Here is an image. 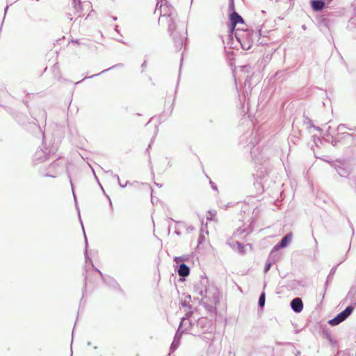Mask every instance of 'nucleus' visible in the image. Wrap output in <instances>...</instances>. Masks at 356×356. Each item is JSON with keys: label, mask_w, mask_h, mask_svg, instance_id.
I'll return each instance as SVG.
<instances>
[{"label": "nucleus", "mask_w": 356, "mask_h": 356, "mask_svg": "<svg viewBox=\"0 0 356 356\" xmlns=\"http://www.w3.org/2000/svg\"><path fill=\"white\" fill-rule=\"evenodd\" d=\"M261 30H241L238 29L235 37L243 50H249L252 46L260 40Z\"/></svg>", "instance_id": "nucleus-1"}, {"label": "nucleus", "mask_w": 356, "mask_h": 356, "mask_svg": "<svg viewBox=\"0 0 356 356\" xmlns=\"http://www.w3.org/2000/svg\"><path fill=\"white\" fill-rule=\"evenodd\" d=\"M257 131L247 132L243 134L239 138V145L247 152H250L251 156L255 163H259V159L254 154V147L259 142V138H257Z\"/></svg>", "instance_id": "nucleus-2"}, {"label": "nucleus", "mask_w": 356, "mask_h": 356, "mask_svg": "<svg viewBox=\"0 0 356 356\" xmlns=\"http://www.w3.org/2000/svg\"><path fill=\"white\" fill-rule=\"evenodd\" d=\"M168 32L172 39L174 46L177 51H180L183 47H186V41L188 39V32L186 28L182 31H177V24H173L171 22L168 26Z\"/></svg>", "instance_id": "nucleus-3"}, {"label": "nucleus", "mask_w": 356, "mask_h": 356, "mask_svg": "<svg viewBox=\"0 0 356 356\" xmlns=\"http://www.w3.org/2000/svg\"><path fill=\"white\" fill-rule=\"evenodd\" d=\"M56 150L57 148L54 146L38 149L33 156V162L34 165L46 161L50 158L51 155L55 154Z\"/></svg>", "instance_id": "nucleus-4"}, {"label": "nucleus", "mask_w": 356, "mask_h": 356, "mask_svg": "<svg viewBox=\"0 0 356 356\" xmlns=\"http://www.w3.org/2000/svg\"><path fill=\"white\" fill-rule=\"evenodd\" d=\"M356 303H352L347 306L342 312L337 314L334 318L328 321L331 326H336L346 320L353 312Z\"/></svg>", "instance_id": "nucleus-5"}, {"label": "nucleus", "mask_w": 356, "mask_h": 356, "mask_svg": "<svg viewBox=\"0 0 356 356\" xmlns=\"http://www.w3.org/2000/svg\"><path fill=\"white\" fill-rule=\"evenodd\" d=\"M228 28L229 32L233 34L236 32V26L238 24H245L243 18L236 12V8H228Z\"/></svg>", "instance_id": "nucleus-6"}, {"label": "nucleus", "mask_w": 356, "mask_h": 356, "mask_svg": "<svg viewBox=\"0 0 356 356\" xmlns=\"http://www.w3.org/2000/svg\"><path fill=\"white\" fill-rule=\"evenodd\" d=\"M165 1L164 4H161L160 6V10H161V17H167L168 18V24H170V22H172L173 24L175 23V18L177 15L176 10L166 0Z\"/></svg>", "instance_id": "nucleus-7"}, {"label": "nucleus", "mask_w": 356, "mask_h": 356, "mask_svg": "<svg viewBox=\"0 0 356 356\" xmlns=\"http://www.w3.org/2000/svg\"><path fill=\"white\" fill-rule=\"evenodd\" d=\"M209 280L207 277L204 275L200 277V280L194 284L193 289L194 291L203 298H207V293L209 292Z\"/></svg>", "instance_id": "nucleus-8"}, {"label": "nucleus", "mask_w": 356, "mask_h": 356, "mask_svg": "<svg viewBox=\"0 0 356 356\" xmlns=\"http://www.w3.org/2000/svg\"><path fill=\"white\" fill-rule=\"evenodd\" d=\"M15 119L19 124L24 127L27 130L29 129V127H30V129L33 131H38L40 132L42 136V139L44 138V132L41 130L40 127L37 124V122L33 121V122L26 123V117L21 113L16 115Z\"/></svg>", "instance_id": "nucleus-9"}, {"label": "nucleus", "mask_w": 356, "mask_h": 356, "mask_svg": "<svg viewBox=\"0 0 356 356\" xmlns=\"http://www.w3.org/2000/svg\"><path fill=\"white\" fill-rule=\"evenodd\" d=\"M185 318H181V322L179 325L178 329L174 336L173 341L170 347V353H174L177 348L179 347L181 341V339L183 333H184V330H181L182 327L184 326Z\"/></svg>", "instance_id": "nucleus-10"}, {"label": "nucleus", "mask_w": 356, "mask_h": 356, "mask_svg": "<svg viewBox=\"0 0 356 356\" xmlns=\"http://www.w3.org/2000/svg\"><path fill=\"white\" fill-rule=\"evenodd\" d=\"M175 272L179 276V280L181 281H184L186 277H188L190 274L191 269L188 266H187L185 263H176L175 265Z\"/></svg>", "instance_id": "nucleus-11"}, {"label": "nucleus", "mask_w": 356, "mask_h": 356, "mask_svg": "<svg viewBox=\"0 0 356 356\" xmlns=\"http://www.w3.org/2000/svg\"><path fill=\"white\" fill-rule=\"evenodd\" d=\"M211 327V321L205 317H200L195 322V329L200 328L202 333L209 331Z\"/></svg>", "instance_id": "nucleus-12"}, {"label": "nucleus", "mask_w": 356, "mask_h": 356, "mask_svg": "<svg viewBox=\"0 0 356 356\" xmlns=\"http://www.w3.org/2000/svg\"><path fill=\"white\" fill-rule=\"evenodd\" d=\"M337 137L339 139V143L348 145H351L355 138V136H354L353 134L341 131H339V133L337 134Z\"/></svg>", "instance_id": "nucleus-13"}, {"label": "nucleus", "mask_w": 356, "mask_h": 356, "mask_svg": "<svg viewBox=\"0 0 356 356\" xmlns=\"http://www.w3.org/2000/svg\"><path fill=\"white\" fill-rule=\"evenodd\" d=\"M292 239V233H288L273 248L270 253L272 254L275 251H277L281 248H286L291 243Z\"/></svg>", "instance_id": "nucleus-14"}, {"label": "nucleus", "mask_w": 356, "mask_h": 356, "mask_svg": "<svg viewBox=\"0 0 356 356\" xmlns=\"http://www.w3.org/2000/svg\"><path fill=\"white\" fill-rule=\"evenodd\" d=\"M303 306V302L299 297L294 298L290 302L291 309L296 314H299L302 311Z\"/></svg>", "instance_id": "nucleus-15"}, {"label": "nucleus", "mask_w": 356, "mask_h": 356, "mask_svg": "<svg viewBox=\"0 0 356 356\" xmlns=\"http://www.w3.org/2000/svg\"><path fill=\"white\" fill-rule=\"evenodd\" d=\"M104 283L113 289L118 290L120 292L123 291L117 280L110 275L105 278Z\"/></svg>", "instance_id": "nucleus-16"}, {"label": "nucleus", "mask_w": 356, "mask_h": 356, "mask_svg": "<svg viewBox=\"0 0 356 356\" xmlns=\"http://www.w3.org/2000/svg\"><path fill=\"white\" fill-rule=\"evenodd\" d=\"M213 303H209L207 302L204 301L203 300H201L200 304L205 308V309L208 312L216 313V302L218 301V297L215 293L213 294Z\"/></svg>", "instance_id": "nucleus-17"}, {"label": "nucleus", "mask_w": 356, "mask_h": 356, "mask_svg": "<svg viewBox=\"0 0 356 356\" xmlns=\"http://www.w3.org/2000/svg\"><path fill=\"white\" fill-rule=\"evenodd\" d=\"M310 6L314 12H321L326 8L325 1L323 0H310Z\"/></svg>", "instance_id": "nucleus-18"}, {"label": "nucleus", "mask_w": 356, "mask_h": 356, "mask_svg": "<svg viewBox=\"0 0 356 356\" xmlns=\"http://www.w3.org/2000/svg\"><path fill=\"white\" fill-rule=\"evenodd\" d=\"M227 244L231 247L233 250H238V253L240 254H244L245 250V246L243 244L238 241H233L232 238L227 241Z\"/></svg>", "instance_id": "nucleus-19"}, {"label": "nucleus", "mask_w": 356, "mask_h": 356, "mask_svg": "<svg viewBox=\"0 0 356 356\" xmlns=\"http://www.w3.org/2000/svg\"><path fill=\"white\" fill-rule=\"evenodd\" d=\"M188 329H191L192 334L194 336H200V334L198 331L195 330V323H192L190 319H187L182 327L181 330H184V332L187 331Z\"/></svg>", "instance_id": "nucleus-20"}, {"label": "nucleus", "mask_w": 356, "mask_h": 356, "mask_svg": "<svg viewBox=\"0 0 356 356\" xmlns=\"http://www.w3.org/2000/svg\"><path fill=\"white\" fill-rule=\"evenodd\" d=\"M123 67V64H122V63H118V64H115V65H113V66H111V67H108V68H107V69H105V70H102V72H100L99 73H97V74H93V75L90 76H85L82 80H81V81H79L76 82V83H75V84H79V83H81V81H83L84 79H92V78H93V77L98 76H99L100 74H104V73H105V72H108V71H109V70H112V69H114V68H116V67Z\"/></svg>", "instance_id": "nucleus-21"}, {"label": "nucleus", "mask_w": 356, "mask_h": 356, "mask_svg": "<svg viewBox=\"0 0 356 356\" xmlns=\"http://www.w3.org/2000/svg\"><path fill=\"white\" fill-rule=\"evenodd\" d=\"M342 263V261L339 262V264H337L335 266H333L330 271V273L329 275H327V280H326V282L325 283V286H324V293H325V291L327 288V286H328V283L330 281H331L332 280V277L334 276V275L336 273V270H337V267Z\"/></svg>", "instance_id": "nucleus-22"}, {"label": "nucleus", "mask_w": 356, "mask_h": 356, "mask_svg": "<svg viewBox=\"0 0 356 356\" xmlns=\"http://www.w3.org/2000/svg\"><path fill=\"white\" fill-rule=\"evenodd\" d=\"M322 336L323 338L328 340L332 345H334L336 343V341L332 338V332L329 328L325 327L322 329Z\"/></svg>", "instance_id": "nucleus-23"}, {"label": "nucleus", "mask_w": 356, "mask_h": 356, "mask_svg": "<svg viewBox=\"0 0 356 356\" xmlns=\"http://www.w3.org/2000/svg\"><path fill=\"white\" fill-rule=\"evenodd\" d=\"M68 177H69V179H70V183L72 191V193H73V198H74V203H75V206H76V209L78 211L79 221H80V222H81L82 220H81V216H80V211H79V206H78L76 196L75 193H74L72 180V178L70 177V175L69 173H68Z\"/></svg>", "instance_id": "nucleus-24"}, {"label": "nucleus", "mask_w": 356, "mask_h": 356, "mask_svg": "<svg viewBox=\"0 0 356 356\" xmlns=\"http://www.w3.org/2000/svg\"><path fill=\"white\" fill-rule=\"evenodd\" d=\"M72 4L75 11L77 13H79V16L81 17V13L83 10V5L81 0H72Z\"/></svg>", "instance_id": "nucleus-25"}, {"label": "nucleus", "mask_w": 356, "mask_h": 356, "mask_svg": "<svg viewBox=\"0 0 356 356\" xmlns=\"http://www.w3.org/2000/svg\"><path fill=\"white\" fill-rule=\"evenodd\" d=\"M191 300V295L189 294H187L185 296V298L184 300H182L181 301V305L182 307L184 308H187V309H193V307L192 305L190 304V302Z\"/></svg>", "instance_id": "nucleus-26"}, {"label": "nucleus", "mask_w": 356, "mask_h": 356, "mask_svg": "<svg viewBox=\"0 0 356 356\" xmlns=\"http://www.w3.org/2000/svg\"><path fill=\"white\" fill-rule=\"evenodd\" d=\"M336 170L338 174L343 177H346L349 175L348 170L341 166H337Z\"/></svg>", "instance_id": "nucleus-27"}, {"label": "nucleus", "mask_w": 356, "mask_h": 356, "mask_svg": "<svg viewBox=\"0 0 356 356\" xmlns=\"http://www.w3.org/2000/svg\"><path fill=\"white\" fill-rule=\"evenodd\" d=\"M81 225L82 230H83V235H84V243H85L84 257H86L87 259L88 258V239H87V236H86V234L85 232V229H84V227H83V224L82 221L81 222Z\"/></svg>", "instance_id": "nucleus-28"}, {"label": "nucleus", "mask_w": 356, "mask_h": 356, "mask_svg": "<svg viewBox=\"0 0 356 356\" xmlns=\"http://www.w3.org/2000/svg\"><path fill=\"white\" fill-rule=\"evenodd\" d=\"M266 302V293L265 292H261L258 300V306L260 308H263L265 305Z\"/></svg>", "instance_id": "nucleus-29"}, {"label": "nucleus", "mask_w": 356, "mask_h": 356, "mask_svg": "<svg viewBox=\"0 0 356 356\" xmlns=\"http://www.w3.org/2000/svg\"><path fill=\"white\" fill-rule=\"evenodd\" d=\"M355 295H356V286H353L350 287V289L346 296V298L347 299H353Z\"/></svg>", "instance_id": "nucleus-30"}, {"label": "nucleus", "mask_w": 356, "mask_h": 356, "mask_svg": "<svg viewBox=\"0 0 356 356\" xmlns=\"http://www.w3.org/2000/svg\"><path fill=\"white\" fill-rule=\"evenodd\" d=\"M189 259V257L187 255H183V256H180V257H174V261L175 263H184L186 261H188Z\"/></svg>", "instance_id": "nucleus-31"}, {"label": "nucleus", "mask_w": 356, "mask_h": 356, "mask_svg": "<svg viewBox=\"0 0 356 356\" xmlns=\"http://www.w3.org/2000/svg\"><path fill=\"white\" fill-rule=\"evenodd\" d=\"M298 286V280H290L288 282V287H289L291 289L297 288Z\"/></svg>", "instance_id": "nucleus-32"}, {"label": "nucleus", "mask_w": 356, "mask_h": 356, "mask_svg": "<svg viewBox=\"0 0 356 356\" xmlns=\"http://www.w3.org/2000/svg\"><path fill=\"white\" fill-rule=\"evenodd\" d=\"M272 265L273 262L269 260H267L264 266V273H267L270 270Z\"/></svg>", "instance_id": "nucleus-33"}, {"label": "nucleus", "mask_w": 356, "mask_h": 356, "mask_svg": "<svg viewBox=\"0 0 356 356\" xmlns=\"http://www.w3.org/2000/svg\"><path fill=\"white\" fill-rule=\"evenodd\" d=\"M168 219L172 222H175L178 227H183V228L186 227V223L183 221H177L171 218H169Z\"/></svg>", "instance_id": "nucleus-34"}, {"label": "nucleus", "mask_w": 356, "mask_h": 356, "mask_svg": "<svg viewBox=\"0 0 356 356\" xmlns=\"http://www.w3.org/2000/svg\"><path fill=\"white\" fill-rule=\"evenodd\" d=\"M193 309H195V308H193L192 309H188V310H186V314H185V316L184 317L185 318V321L184 322L187 320V319H189V318L191 316H192L193 314Z\"/></svg>", "instance_id": "nucleus-35"}, {"label": "nucleus", "mask_w": 356, "mask_h": 356, "mask_svg": "<svg viewBox=\"0 0 356 356\" xmlns=\"http://www.w3.org/2000/svg\"><path fill=\"white\" fill-rule=\"evenodd\" d=\"M113 177L116 178L117 180H118V184L119 186L121 187V188H125L128 184H129V181H127L125 184H122V182L120 181V177L118 175H113Z\"/></svg>", "instance_id": "nucleus-36"}, {"label": "nucleus", "mask_w": 356, "mask_h": 356, "mask_svg": "<svg viewBox=\"0 0 356 356\" xmlns=\"http://www.w3.org/2000/svg\"><path fill=\"white\" fill-rule=\"evenodd\" d=\"M335 356H350V352L348 350H344L338 351Z\"/></svg>", "instance_id": "nucleus-37"}, {"label": "nucleus", "mask_w": 356, "mask_h": 356, "mask_svg": "<svg viewBox=\"0 0 356 356\" xmlns=\"http://www.w3.org/2000/svg\"><path fill=\"white\" fill-rule=\"evenodd\" d=\"M330 143L332 144V145L336 147L337 146V145L339 143V139L336 136H331V140H330Z\"/></svg>", "instance_id": "nucleus-38"}, {"label": "nucleus", "mask_w": 356, "mask_h": 356, "mask_svg": "<svg viewBox=\"0 0 356 356\" xmlns=\"http://www.w3.org/2000/svg\"><path fill=\"white\" fill-rule=\"evenodd\" d=\"M246 232V229H242V228H238L237 229L234 233H233V236H239L243 233H245Z\"/></svg>", "instance_id": "nucleus-39"}, {"label": "nucleus", "mask_w": 356, "mask_h": 356, "mask_svg": "<svg viewBox=\"0 0 356 356\" xmlns=\"http://www.w3.org/2000/svg\"><path fill=\"white\" fill-rule=\"evenodd\" d=\"M348 128H349V127H347V125H346V124H339L338 125L337 128V130L338 131H341V132H342V131H342V129H348Z\"/></svg>", "instance_id": "nucleus-40"}, {"label": "nucleus", "mask_w": 356, "mask_h": 356, "mask_svg": "<svg viewBox=\"0 0 356 356\" xmlns=\"http://www.w3.org/2000/svg\"><path fill=\"white\" fill-rule=\"evenodd\" d=\"M305 123H308L310 125V127H315V125L313 124L312 120L309 117H305Z\"/></svg>", "instance_id": "nucleus-41"}, {"label": "nucleus", "mask_w": 356, "mask_h": 356, "mask_svg": "<svg viewBox=\"0 0 356 356\" xmlns=\"http://www.w3.org/2000/svg\"><path fill=\"white\" fill-rule=\"evenodd\" d=\"M298 286L305 287L307 286V283L305 280H298Z\"/></svg>", "instance_id": "nucleus-42"}, {"label": "nucleus", "mask_w": 356, "mask_h": 356, "mask_svg": "<svg viewBox=\"0 0 356 356\" xmlns=\"http://www.w3.org/2000/svg\"><path fill=\"white\" fill-rule=\"evenodd\" d=\"M235 8L234 0H229L228 8Z\"/></svg>", "instance_id": "nucleus-43"}, {"label": "nucleus", "mask_w": 356, "mask_h": 356, "mask_svg": "<svg viewBox=\"0 0 356 356\" xmlns=\"http://www.w3.org/2000/svg\"><path fill=\"white\" fill-rule=\"evenodd\" d=\"M59 165H60L59 162L57 160H55L51 163V167L56 168V166H58Z\"/></svg>", "instance_id": "nucleus-44"}, {"label": "nucleus", "mask_w": 356, "mask_h": 356, "mask_svg": "<svg viewBox=\"0 0 356 356\" xmlns=\"http://www.w3.org/2000/svg\"><path fill=\"white\" fill-rule=\"evenodd\" d=\"M98 273L99 274L102 281L104 282L105 278H106L108 275H104L101 270H98Z\"/></svg>", "instance_id": "nucleus-45"}, {"label": "nucleus", "mask_w": 356, "mask_h": 356, "mask_svg": "<svg viewBox=\"0 0 356 356\" xmlns=\"http://www.w3.org/2000/svg\"><path fill=\"white\" fill-rule=\"evenodd\" d=\"M186 231L188 233H190L195 229V228L193 225L188 226L186 227Z\"/></svg>", "instance_id": "nucleus-46"}, {"label": "nucleus", "mask_w": 356, "mask_h": 356, "mask_svg": "<svg viewBox=\"0 0 356 356\" xmlns=\"http://www.w3.org/2000/svg\"><path fill=\"white\" fill-rule=\"evenodd\" d=\"M175 234H176L177 236H181V232L179 229V227L177 226L175 227Z\"/></svg>", "instance_id": "nucleus-47"}, {"label": "nucleus", "mask_w": 356, "mask_h": 356, "mask_svg": "<svg viewBox=\"0 0 356 356\" xmlns=\"http://www.w3.org/2000/svg\"><path fill=\"white\" fill-rule=\"evenodd\" d=\"M267 42H266V40H263L262 41H260L259 40V42H257V45H264L266 44Z\"/></svg>", "instance_id": "nucleus-48"}, {"label": "nucleus", "mask_w": 356, "mask_h": 356, "mask_svg": "<svg viewBox=\"0 0 356 356\" xmlns=\"http://www.w3.org/2000/svg\"><path fill=\"white\" fill-rule=\"evenodd\" d=\"M147 67V61L146 60H144L143 63H142L141 65V68H142V72H143L144 71V69Z\"/></svg>", "instance_id": "nucleus-49"}, {"label": "nucleus", "mask_w": 356, "mask_h": 356, "mask_svg": "<svg viewBox=\"0 0 356 356\" xmlns=\"http://www.w3.org/2000/svg\"><path fill=\"white\" fill-rule=\"evenodd\" d=\"M87 279H88V276L86 274L85 275V277H84V286H83V289L86 290V286H87Z\"/></svg>", "instance_id": "nucleus-50"}, {"label": "nucleus", "mask_w": 356, "mask_h": 356, "mask_svg": "<svg viewBox=\"0 0 356 356\" xmlns=\"http://www.w3.org/2000/svg\"><path fill=\"white\" fill-rule=\"evenodd\" d=\"M85 259L86 263L90 262L92 265L93 264L92 259L88 255L87 259L85 257Z\"/></svg>", "instance_id": "nucleus-51"}, {"label": "nucleus", "mask_w": 356, "mask_h": 356, "mask_svg": "<svg viewBox=\"0 0 356 356\" xmlns=\"http://www.w3.org/2000/svg\"><path fill=\"white\" fill-rule=\"evenodd\" d=\"M85 259L86 263L90 262L92 265L93 264L92 259L88 255L87 259L85 257Z\"/></svg>", "instance_id": "nucleus-52"}, {"label": "nucleus", "mask_w": 356, "mask_h": 356, "mask_svg": "<svg viewBox=\"0 0 356 356\" xmlns=\"http://www.w3.org/2000/svg\"><path fill=\"white\" fill-rule=\"evenodd\" d=\"M210 184H211V188H212L213 190L216 191V190H217V186H216V184H214L213 181H210Z\"/></svg>", "instance_id": "nucleus-53"}, {"label": "nucleus", "mask_w": 356, "mask_h": 356, "mask_svg": "<svg viewBox=\"0 0 356 356\" xmlns=\"http://www.w3.org/2000/svg\"><path fill=\"white\" fill-rule=\"evenodd\" d=\"M297 139H298V138H297V137H296L295 136H292L289 138L290 141H291V142H292V143H295V140H297Z\"/></svg>", "instance_id": "nucleus-54"}, {"label": "nucleus", "mask_w": 356, "mask_h": 356, "mask_svg": "<svg viewBox=\"0 0 356 356\" xmlns=\"http://www.w3.org/2000/svg\"><path fill=\"white\" fill-rule=\"evenodd\" d=\"M104 172H105L106 173H108V174L111 175V176H113V175H115V174L113 173V170H104Z\"/></svg>", "instance_id": "nucleus-55"}, {"label": "nucleus", "mask_w": 356, "mask_h": 356, "mask_svg": "<svg viewBox=\"0 0 356 356\" xmlns=\"http://www.w3.org/2000/svg\"><path fill=\"white\" fill-rule=\"evenodd\" d=\"M208 212H209V213L210 214V216H207V219H208L209 220H212V219H213V218H212V217H211V216H212L213 214V213L211 212V211H209Z\"/></svg>", "instance_id": "nucleus-56"}, {"label": "nucleus", "mask_w": 356, "mask_h": 356, "mask_svg": "<svg viewBox=\"0 0 356 356\" xmlns=\"http://www.w3.org/2000/svg\"><path fill=\"white\" fill-rule=\"evenodd\" d=\"M95 178H96V179H97V181L98 184H99V186H100V187H101V188H102V190L103 193L105 194V191H104V188H103V186L101 185V184H100V182H99V179H98V178L97 177V176H96V175H95Z\"/></svg>", "instance_id": "nucleus-57"}, {"label": "nucleus", "mask_w": 356, "mask_h": 356, "mask_svg": "<svg viewBox=\"0 0 356 356\" xmlns=\"http://www.w3.org/2000/svg\"><path fill=\"white\" fill-rule=\"evenodd\" d=\"M72 43L77 44H81V43H80V42H79V40L78 39L72 40Z\"/></svg>", "instance_id": "nucleus-58"}, {"label": "nucleus", "mask_w": 356, "mask_h": 356, "mask_svg": "<svg viewBox=\"0 0 356 356\" xmlns=\"http://www.w3.org/2000/svg\"><path fill=\"white\" fill-rule=\"evenodd\" d=\"M204 237H203V236H200L199 237V238H198L199 244H200V243L202 242V241H204Z\"/></svg>", "instance_id": "nucleus-59"}, {"label": "nucleus", "mask_w": 356, "mask_h": 356, "mask_svg": "<svg viewBox=\"0 0 356 356\" xmlns=\"http://www.w3.org/2000/svg\"><path fill=\"white\" fill-rule=\"evenodd\" d=\"M106 195L107 198L109 200V204H110L111 208V209H113V204H112V202H111V198L109 197L108 195Z\"/></svg>", "instance_id": "nucleus-60"}, {"label": "nucleus", "mask_w": 356, "mask_h": 356, "mask_svg": "<svg viewBox=\"0 0 356 356\" xmlns=\"http://www.w3.org/2000/svg\"><path fill=\"white\" fill-rule=\"evenodd\" d=\"M208 122H209V124H213V123H214V120H213V119H212V118H211V119H209V120H208Z\"/></svg>", "instance_id": "nucleus-61"}, {"label": "nucleus", "mask_w": 356, "mask_h": 356, "mask_svg": "<svg viewBox=\"0 0 356 356\" xmlns=\"http://www.w3.org/2000/svg\"><path fill=\"white\" fill-rule=\"evenodd\" d=\"M53 67H54V70H56V68H58V63H55V64L54 65Z\"/></svg>", "instance_id": "nucleus-62"}, {"label": "nucleus", "mask_w": 356, "mask_h": 356, "mask_svg": "<svg viewBox=\"0 0 356 356\" xmlns=\"http://www.w3.org/2000/svg\"><path fill=\"white\" fill-rule=\"evenodd\" d=\"M314 129L317 130V131H322V129L319 127H313Z\"/></svg>", "instance_id": "nucleus-63"}, {"label": "nucleus", "mask_w": 356, "mask_h": 356, "mask_svg": "<svg viewBox=\"0 0 356 356\" xmlns=\"http://www.w3.org/2000/svg\"><path fill=\"white\" fill-rule=\"evenodd\" d=\"M348 130L356 131V127H355L353 128H348Z\"/></svg>", "instance_id": "nucleus-64"}]
</instances>
